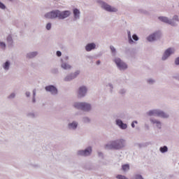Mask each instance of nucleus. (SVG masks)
Here are the masks:
<instances>
[{
	"label": "nucleus",
	"instance_id": "obj_48",
	"mask_svg": "<svg viewBox=\"0 0 179 179\" xmlns=\"http://www.w3.org/2000/svg\"><path fill=\"white\" fill-rule=\"evenodd\" d=\"M32 94H33V96H32V97H36V89H34V90H33Z\"/></svg>",
	"mask_w": 179,
	"mask_h": 179
},
{
	"label": "nucleus",
	"instance_id": "obj_22",
	"mask_svg": "<svg viewBox=\"0 0 179 179\" xmlns=\"http://www.w3.org/2000/svg\"><path fill=\"white\" fill-rule=\"evenodd\" d=\"M6 40H7L8 47H12V45H13V38H12V35H8L7 36Z\"/></svg>",
	"mask_w": 179,
	"mask_h": 179
},
{
	"label": "nucleus",
	"instance_id": "obj_39",
	"mask_svg": "<svg viewBox=\"0 0 179 179\" xmlns=\"http://www.w3.org/2000/svg\"><path fill=\"white\" fill-rule=\"evenodd\" d=\"M15 97H16V94H15V92H13L8 96V99H15Z\"/></svg>",
	"mask_w": 179,
	"mask_h": 179
},
{
	"label": "nucleus",
	"instance_id": "obj_54",
	"mask_svg": "<svg viewBox=\"0 0 179 179\" xmlns=\"http://www.w3.org/2000/svg\"><path fill=\"white\" fill-rule=\"evenodd\" d=\"M88 58H89L90 59H93V56H88Z\"/></svg>",
	"mask_w": 179,
	"mask_h": 179
},
{
	"label": "nucleus",
	"instance_id": "obj_19",
	"mask_svg": "<svg viewBox=\"0 0 179 179\" xmlns=\"http://www.w3.org/2000/svg\"><path fill=\"white\" fill-rule=\"evenodd\" d=\"M150 121L152 122V124H155L158 129H162V122L156 119H150Z\"/></svg>",
	"mask_w": 179,
	"mask_h": 179
},
{
	"label": "nucleus",
	"instance_id": "obj_43",
	"mask_svg": "<svg viewBox=\"0 0 179 179\" xmlns=\"http://www.w3.org/2000/svg\"><path fill=\"white\" fill-rule=\"evenodd\" d=\"M175 65H176V66L179 65V57H178L175 59Z\"/></svg>",
	"mask_w": 179,
	"mask_h": 179
},
{
	"label": "nucleus",
	"instance_id": "obj_21",
	"mask_svg": "<svg viewBox=\"0 0 179 179\" xmlns=\"http://www.w3.org/2000/svg\"><path fill=\"white\" fill-rule=\"evenodd\" d=\"M158 19L159 20H160V22H162L163 23H166V24H169V22L170 21V20H169V17L164 16H159L158 17Z\"/></svg>",
	"mask_w": 179,
	"mask_h": 179
},
{
	"label": "nucleus",
	"instance_id": "obj_7",
	"mask_svg": "<svg viewBox=\"0 0 179 179\" xmlns=\"http://www.w3.org/2000/svg\"><path fill=\"white\" fill-rule=\"evenodd\" d=\"M92 152L93 148L90 145L84 150H79L77 151V156H80L81 157H89V156H92Z\"/></svg>",
	"mask_w": 179,
	"mask_h": 179
},
{
	"label": "nucleus",
	"instance_id": "obj_20",
	"mask_svg": "<svg viewBox=\"0 0 179 179\" xmlns=\"http://www.w3.org/2000/svg\"><path fill=\"white\" fill-rule=\"evenodd\" d=\"M2 67L6 71V72H8L10 68V61L6 60L3 64Z\"/></svg>",
	"mask_w": 179,
	"mask_h": 179
},
{
	"label": "nucleus",
	"instance_id": "obj_53",
	"mask_svg": "<svg viewBox=\"0 0 179 179\" xmlns=\"http://www.w3.org/2000/svg\"><path fill=\"white\" fill-rule=\"evenodd\" d=\"M64 61H68V59H69V57L68 56H66L64 58Z\"/></svg>",
	"mask_w": 179,
	"mask_h": 179
},
{
	"label": "nucleus",
	"instance_id": "obj_23",
	"mask_svg": "<svg viewBox=\"0 0 179 179\" xmlns=\"http://www.w3.org/2000/svg\"><path fill=\"white\" fill-rule=\"evenodd\" d=\"M159 152L161 153H167L169 152V147L164 145L159 148Z\"/></svg>",
	"mask_w": 179,
	"mask_h": 179
},
{
	"label": "nucleus",
	"instance_id": "obj_12",
	"mask_svg": "<svg viewBox=\"0 0 179 179\" xmlns=\"http://www.w3.org/2000/svg\"><path fill=\"white\" fill-rule=\"evenodd\" d=\"M78 94V97H86V94H87V87L85 85L79 87Z\"/></svg>",
	"mask_w": 179,
	"mask_h": 179
},
{
	"label": "nucleus",
	"instance_id": "obj_32",
	"mask_svg": "<svg viewBox=\"0 0 179 179\" xmlns=\"http://www.w3.org/2000/svg\"><path fill=\"white\" fill-rule=\"evenodd\" d=\"M51 72H52V73H53L54 75H57V74H58V73H59L58 69H57V68L52 69L51 70Z\"/></svg>",
	"mask_w": 179,
	"mask_h": 179
},
{
	"label": "nucleus",
	"instance_id": "obj_37",
	"mask_svg": "<svg viewBox=\"0 0 179 179\" xmlns=\"http://www.w3.org/2000/svg\"><path fill=\"white\" fill-rule=\"evenodd\" d=\"M27 117H29L30 118H34L36 115L34 113H27Z\"/></svg>",
	"mask_w": 179,
	"mask_h": 179
},
{
	"label": "nucleus",
	"instance_id": "obj_29",
	"mask_svg": "<svg viewBox=\"0 0 179 179\" xmlns=\"http://www.w3.org/2000/svg\"><path fill=\"white\" fill-rule=\"evenodd\" d=\"M116 178L117 179H129L128 178H127V176H124V175H121V174H118L117 176H116Z\"/></svg>",
	"mask_w": 179,
	"mask_h": 179
},
{
	"label": "nucleus",
	"instance_id": "obj_17",
	"mask_svg": "<svg viewBox=\"0 0 179 179\" xmlns=\"http://www.w3.org/2000/svg\"><path fill=\"white\" fill-rule=\"evenodd\" d=\"M93 50H96V43L94 42L89 43L85 45V51H87V52H90V51H93Z\"/></svg>",
	"mask_w": 179,
	"mask_h": 179
},
{
	"label": "nucleus",
	"instance_id": "obj_11",
	"mask_svg": "<svg viewBox=\"0 0 179 179\" xmlns=\"http://www.w3.org/2000/svg\"><path fill=\"white\" fill-rule=\"evenodd\" d=\"M173 54H174V51H173V48H169L168 49H166L162 57V61H166V59H169V58H170V57H171V55H173Z\"/></svg>",
	"mask_w": 179,
	"mask_h": 179
},
{
	"label": "nucleus",
	"instance_id": "obj_8",
	"mask_svg": "<svg viewBox=\"0 0 179 179\" xmlns=\"http://www.w3.org/2000/svg\"><path fill=\"white\" fill-rule=\"evenodd\" d=\"M160 37H162V31H156L154 33L150 34L147 37V40L149 41V43H152L153 41H156V40H159Z\"/></svg>",
	"mask_w": 179,
	"mask_h": 179
},
{
	"label": "nucleus",
	"instance_id": "obj_13",
	"mask_svg": "<svg viewBox=\"0 0 179 179\" xmlns=\"http://www.w3.org/2000/svg\"><path fill=\"white\" fill-rule=\"evenodd\" d=\"M78 125H79V123L78 122L73 121L68 124L67 128L70 131H76V129H78Z\"/></svg>",
	"mask_w": 179,
	"mask_h": 179
},
{
	"label": "nucleus",
	"instance_id": "obj_25",
	"mask_svg": "<svg viewBox=\"0 0 179 179\" xmlns=\"http://www.w3.org/2000/svg\"><path fill=\"white\" fill-rule=\"evenodd\" d=\"M110 50L111 51L113 57H115V55H117V49H115V48L113 45H110Z\"/></svg>",
	"mask_w": 179,
	"mask_h": 179
},
{
	"label": "nucleus",
	"instance_id": "obj_14",
	"mask_svg": "<svg viewBox=\"0 0 179 179\" xmlns=\"http://www.w3.org/2000/svg\"><path fill=\"white\" fill-rule=\"evenodd\" d=\"M115 124L120 128V129H127V128H128V124L124 123L121 119H116Z\"/></svg>",
	"mask_w": 179,
	"mask_h": 179
},
{
	"label": "nucleus",
	"instance_id": "obj_50",
	"mask_svg": "<svg viewBox=\"0 0 179 179\" xmlns=\"http://www.w3.org/2000/svg\"><path fill=\"white\" fill-rule=\"evenodd\" d=\"M145 128L147 129L148 131H149V129H150L149 124H145Z\"/></svg>",
	"mask_w": 179,
	"mask_h": 179
},
{
	"label": "nucleus",
	"instance_id": "obj_10",
	"mask_svg": "<svg viewBox=\"0 0 179 179\" xmlns=\"http://www.w3.org/2000/svg\"><path fill=\"white\" fill-rule=\"evenodd\" d=\"M80 74V71L77 70L74 73H71L69 75H67L64 78V82H71V80H73V79H76L78 78V76Z\"/></svg>",
	"mask_w": 179,
	"mask_h": 179
},
{
	"label": "nucleus",
	"instance_id": "obj_47",
	"mask_svg": "<svg viewBox=\"0 0 179 179\" xmlns=\"http://www.w3.org/2000/svg\"><path fill=\"white\" fill-rule=\"evenodd\" d=\"M173 20H176V22H179L178 15H174Z\"/></svg>",
	"mask_w": 179,
	"mask_h": 179
},
{
	"label": "nucleus",
	"instance_id": "obj_3",
	"mask_svg": "<svg viewBox=\"0 0 179 179\" xmlns=\"http://www.w3.org/2000/svg\"><path fill=\"white\" fill-rule=\"evenodd\" d=\"M147 115L149 117H159V118H169V114L160 109L150 110L147 112Z\"/></svg>",
	"mask_w": 179,
	"mask_h": 179
},
{
	"label": "nucleus",
	"instance_id": "obj_40",
	"mask_svg": "<svg viewBox=\"0 0 179 179\" xmlns=\"http://www.w3.org/2000/svg\"><path fill=\"white\" fill-rule=\"evenodd\" d=\"M120 94H125V93H127V90H125V89H121L119 91Z\"/></svg>",
	"mask_w": 179,
	"mask_h": 179
},
{
	"label": "nucleus",
	"instance_id": "obj_24",
	"mask_svg": "<svg viewBox=\"0 0 179 179\" xmlns=\"http://www.w3.org/2000/svg\"><path fill=\"white\" fill-rule=\"evenodd\" d=\"M127 37H128L129 44H134V43H135L132 39V36H131V31H127Z\"/></svg>",
	"mask_w": 179,
	"mask_h": 179
},
{
	"label": "nucleus",
	"instance_id": "obj_45",
	"mask_svg": "<svg viewBox=\"0 0 179 179\" xmlns=\"http://www.w3.org/2000/svg\"><path fill=\"white\" fill-rule=\"evenodd\" d=\"M135 124H138V121L134 120L131 122V128H135Z\"/></svg>",
	"mask_w": 179,
	"mask_h": 179
},
{
	"label": "nucleus",
	"instance_id": "obj_41",
	"mask_svg": "<svg viewBox=\"0 0 179 179\" xmlns=\"http://www.w3.org/2000/svg\"><path fill=\"white\" fill-rule=\"evenodd\" d=\"M138 10H139L140 13H143L144 15H148V11H146V10L140 9Z\"/></svg>",
	"mask_w": 179,
	"mask_h": 179
},
{
	"label": "nucleus",
	"instance_id": "obj_33",
	"mask_svg": "<svg viewBox=\"0 0 179 179\" xmlns=\"http://www.w3.org/2000/svg\"><path fill=\"white\" fill-rule=\"evenodd\" d=\"M51 27H52V24H51V22H48L46 24L45 29L46 30H51Z\"/></svg>",
	"mask_w": 179,
	"mask_h": 179
},
{
	"label": "nucleus",
	"instance_id": "obj_26",
	"mask_svg": "<svg viewBox=\"0 0 179 179\" xmlns=\"http://www.w3.org/2000/svg\"><path fill=\"white\" fill-rule=\"evenodd\" d=\"M122 170L123 171H127V170H129V164H124L122 166Z\"/></svg>",
	"mask_w": 179,
	"mask_h": 179
},
{
	"label": "nucleus",
	"instance_id": "obj_55",
	"mask_svg": "<svg viewBox=\"0 0 179 179\" xmlns=\"http://www.w3.org/2000/svg\"><path fill=\"white\" fill-rule=\"evenodd\" d=\"M9 1H12V0H9Z\"/></svg>",
	"mask_w": 179,
	"mask_h": 179
},
{
	"label": "nucleus",
	"instance_id": "obj_42",
	"mask_svg": "<svg viewBox=\"0 0 179 179\" xmlns=\"http://www.w3.org/2000/svg\"><path fill=\"white\" fill-rule=\"evenodd\" d=\"M99 157H101V159H104V155L101 152H98Z\"/></svg>",
	"mask_w": 179,
	"mask_h": 179
},
{
	"label": "nucleus",
	"instance_id": "obj_15",
	"mask_svg": "<svg viewBox=\"0 0 179 179\" xmlns=\"http://www.w3.org/2000/svg\"><path fill=\"white\" fill-rule=\"evenodd\" d=\"M61 69L64 71H69L72 69V66L64 61V59H61Z\"/></svg>",
	"mask_w": 179,
	"mask_h": 179
},
{
	"label": "nucleus",
	"instance_id": "obj_16",
	"mask_svg": "<svg viewBox=\"0 0 179 179\" xmlns=\"http://www.w3.org/2000/svg\"><path fill=\"white\" fill-rule=\"evenodd\" d=\"M73 15L74 22L75 20H79V19H80V10L78 8H75L73 9Z\"/></svg>",
	"mask_w": 179,
	"mask_h": 179
},
{
	"label": "nucleus",
	"instance_id": "obj_46",
	"mask_svg": "<svg viewBox=\"0 0 179 179\" xmlns=\"http://www.w3.org/2000/svg\"><path fill=\"white\" fill-rule=\"evenodd\" d=\"M56 55H57V57H61V55H62V52L59 50H57L56 52Z\"/></svg>",
	"mask_w": 179,
	"mask_h": 179
},
{
	"label": "nucleus",
	"instance_id": "obj_18",
	"mask_svg": "<svg viewBox=\"0 0 179 179\" xmlns=\"http://www.w3.org/2000/svg\"><path fill=\"white\" fill-rule=\"evenodd\" d=\"M37 55H38V52H30L27 54V58H28V59H31L33 58H36Z\"/></svg>",
	"mask_w": 179,
	"mask_h": 179
},
{
	"label": "nucleus",
	"instance_id": "obj_9",
	"mask_svg": "<svg viewBox=\"0 0 179 179\" xmlns=\"http://www.w3.org/2000/svg\"><path fill=\"white\" fill-rule=\"evenodd\" d=\"M45 92L50 93L52 96L58 94V88L54 85H49L45 87Z\"/></svg>",
	"mask_w": 179,
	"mask_h": 179
},
{
	"label": "nucleus",
	"instance_id": "obj_28",
	"mask_svg": "<svg viewBox=\"0 0 179 179\" xmlns=\"http://www.w3.org/2000/svg\"><path fill=\"white\" fill-rule=\"evenodd\" d=\"M131 179H145L143 178V176L141 174H135Z\"/></svg>",
	"mask_w": 179,
	"mask_h": 179
},
{
	"label": "nucleus",
	"instance_id": "obj_34",
	"mask_svg": "<svg viewBox=\"0 0 179 179\" xmlns=\"http://www.w3.org/2000/svg\"><path fill=\"white\" fill-rule=\"evenodd\" d=\"M0 9H2L3 10H5V9H6V6L1 1H0Z\"/></svg>",
	"mask_w": 179,
	"mask_h": 179
},
{
	"label": "nucleus",
	"instance_id": "obj_2",
	"mask_svg": "<svg viewBox=\"0 0 179 179\" xmlns=\"http://www.w3.org/2000/svg\"><path fill=\"white\" fill-rule=\"evenodd\" d=\"M125 148V141L123 138L113 140L106 144V148L109 150H121Z\"/></svg>",
	"mask_w": 179,
	"mask_h": 179
},
{
	"label": "nucleus",
	"instance_id": "obj_1",
	"mask_svg": "<svg viewBox=\"0 0 179 179\" xmlns=\"http://www.w3.org/2000/svg\"><path fill=\"white\" fill-rule=\"evenodd\" d=\"M71 16V10H53L45 14V17L46 19H59V20H64L66 17Z\"/></svg>",
	"mask_w": 179,
	"mask_h": 179
},
{
	"label": "nucleus",
	"instance_id": "obj_35",
	"mask_svg": "<svg viewBox=\"0 0 179 179\" xmlns=\"http://www.w3.org/2000/svg\"><path fill=\"white\" fill-rule=\"evenodd\" d=\"M168 24H170L171 26H177V24H176V22H174V21H173V20H169Z\"/></svg>",
	"mask_w": 179,
	"mask_h": 179
},
{
	"label": "nucleus",
	"instance_id": "obj_52",
	"mask_svg": "<svg viewBox=\"0 0 179 179\" xmlns=\"http://www.w3.org/2000/svg\"><path fill=\"white\" fill-rule=\"evenodd\" d=\"M32 103H36V97L32 96Z\"/></svg>",
	"mask_w": 179,
	"mask_h": 179
},
{
	"label": "nucleus",
	"instance_id": "obj_30",
	"mask_svg": "<svg viewBox=\"0 0 179 179\" xmlns=\"http://www.w3.org/2000/svg\"><path fill=\"white\" fill-rule=\"evenodd\" d=\"M83 122H85V124H89V122H90V118H89L88 117H84L83 118Z\"/></svg>",
	"mask_w": 179,
	"mask_h": 179
},
{
	"label": "nucleus",
	"instance_id": "obj_6",
	"mask_svg": "<svg viewBox=\"0 0 179 179\" xmlns=\"http://www.w3.org/2000/svg\"><path fill=\"white\" fill-rule=\"evenodd\" d=\"M113 62H115L117 69H119V71H125L127 69H128V64H127V63H125L124 61H122V59H121V58L120 57H115L113 60Z\"/></svg>",
	"mask_w": 179,
	"mask_h": 179
},
{
	"label": "nucleus",
	"instance_id": "obj_27",
	"mask_svg": "<svg viewBox=\"0 0 179 179\" xmlns=\"http://www.w3.org/2000/svg\"><path fill=\"white\" fill-rule=\"evenodd\" d=\"M136 146H138V148H146L148 146L147 143H136Z\"/></svg>",
	"mask_w": 179,
	"mask_h": 179
},
{
	"label": "nucleus",
	"instance_id": "obj_51",
	"mask_svg": "<svg viewBox=\"0 0 179 179\" xmlns=\"http://www.w3.org/2000/svg\"><path fill=\"white\" fill-rule=\"evenodd\" d=\"M101 64V61L97 60L96 61V65H100Z\"/></svg>",
	"mask_w": 179,
	"mask_h": 179
},
{
	"label": "nucleus",
	"instance_id": "obj_49",
	"mask_svg": "<svg viewBox=\"0 0 179 179\" xmlns=\"http://www.w3.org/2000/svg\"><path fill=\"white\" fill-rule=\"evenodd\" d=\"M30 94H31L30 92H26L25 93V95L27 96V97H30Z\"/></svg>",
	"mask_w": 179,
	"mask_h": 179
},
{
	"label": "nucleus",
	"instance_id": "obj_38",
	"mask_svg": "<svg viewBox=\"0 0 179 179\" xmlns=\"http://www.w3.org/2000/svg\"><path fill=\"white\" fill-rule=\"evenodd\" d=\"M0 47H1V48H6V43L0 41Z\"/></svg>",
	"mask_w": 179,
	"mask_h": 179
},
{
	"label": "nucleus",
	"instance_id": "obj_4",
	"mask_svg": "<svg viewBox=\"0 0 179 179\" xmlns=\"http://www.w3.org/2000/svg\"><path fill=\"white\" fill-rule=\"evenodd\" d=\"M96 3L101 6V9H103V10H106V12H110V13L118 12V9L117 8L113 7L103 0H97Z\"/></svg>",
	"mask_w": 179,
	"mask_h": 179
},
{
	"label": "nucleus",
	"instance_id": "obj_44",
	"mask_svg": "<svg viewBox=\"0 0 179 179\" xmlns=\"http://www.w3.org/2000/svg\"><path fill=\"white\" fill-rule=\"evenodd\" d=\"M107 86L110 87V93H112L113 92V89L114 88V87L113 86V84L108 83Z\"/></svg>",
	"mask_w": 179,
	"mask_h": 179
},
{
	"label": "nucleus",
	"instance_id": "obj_31",
	"mask_svg": "<svg viewBox=\"0 0 179 179\" xmlns=\"http://www.w3.org/2000/svg\"><path fill=\"white\" fill-rule=\"evenodd\" d=\"M132 40H134V41H138L139 40V36H138V35H136V34H134L132 35Z\"/></svg>",
	"mask_w": 179,
	"mask_h": 179
},
{
	"label": "nucleus",
	"instance_id": "obj_36",
	"mask_svg": "<svg viewBox=\"0 0 179 179\" xmlns=\"http://www.w3.org/2000/svg\"><path fill=\"white\" fill-rule=\"evenodd\" d=\"M147 83H148V85H153V83H155V80L150 78L147 80Z\"/></svg>",
	"mask_w": 179,
	"mask_h": 179
},
{
	"label": "nucleus",
	"instance_id": "obj_5",
	"mask_svg": "<svg viewBox=\"0 0 179 179\" xmlns=\"http://www.w3.org/2000/svg\"><path fill=\"white\" fill-rule=\"evenodd\" d=\"M73 108L77 110H82V111H90L92 110V104L86 102H75Z\"/></svg>",
	"mask_w": 179,
	"mask_h": 179
}]
</instances>
